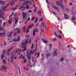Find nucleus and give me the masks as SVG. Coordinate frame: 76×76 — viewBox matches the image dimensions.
Returning <instances> with one entry per match:
<instances>
[{"label":"nucleus","instance_id":"1","mask_svg":"<svg viewBox=\"0 0 76 76\" xmlns=\"http://www.w3.org/2000/svg\"><path fill=\"white\" fill-rule=\"evenodd\" d=\"M34 52H35V50H30L29 49H28L27 51V54L29 55V56H31V54H34Z\"/></svg>","mask_w":76,"mask_h":76},{"label":"nucleus","instance_id":"2","mask_svg":"<svg viewBox=\"0 0 76 76\" xmlns=\"http://www.w3.org/2000/svg\"><path fill=\"white\" fill-rule=\"evenodd\" d=\"M22 16L23 18V20L26 19H27V14L24 12H23Z\"/></svg>","mask_w":76,"mask_h":76},{"label":"nucleus","instance_id":"3","mask_svg":"<svg viewBox=\"0 0 76 76\" xmlns=\"http://www.w3.org/2000/svg\"><path fill=\"white\" fill-rule=\"evenodd\" d=\"M9 4H7V6H5V7L1 8L2 10H3V12H6V11H7V9H6V8L7 7V6H9Z\"/></svg>","mask_w":76,"mask_h":76},{"label":"nucleus","instance_id":"4","mask_svg":"<svg viewBox=\"0 0 76 76\" xmlns=\"http://www.w3.org/2000/svg\"><path fill=\"white\" fill-rule=\"evenodd\" d=\"M0 11L1 12V13L0 14V18H2L3 19H4V18L3 17V16H4V13L2 11V10H0Z\"/></svg>","mask_w":76,"mask_h":76},{"label":"nucleus","instance_id":"5","mask_svg":"<svg viewBox=\"0 0 76 76\" xmlns=\"http://www.w3.org/2000/svg\"><path fill=\"white\" fill-rule=\"evenodd\" d=\"M5 50H3V53L1 55V58H2V60H3V58H4V54H5Z\"/></svg>","mask_w":76,"mask_h":76},{"label":"nucleus","instance_id":"6","mask_svg":"<svg viewBox=\"0 0 76 76\" xmlns=\"http://www.w3.org/2000/svg\"><path fill=\"white\" fill-rule=\"evenodd\" d=\"M38 32V31H37V28H36L35 29H34L33 30V36H35V32Z\"/></svg>","mask_w":76,"mask_h":76},{"label":"nucleus","instance_id":"7","mask_svg":"<svg viewBox=\"0 0 76 76\" xmlns=\"http://www.w3.org/2000/svg\"><path fill=\"white\" fill-rule=\"evenodd\" d=\"M18 38L17 39H12V42L14 41V42H16V41H19V39H20V37H19V36H18Z\"/></svg>","mask_w":76,"mask_h":76},{"label":"nucleus","instance_id":"8","mask_svg":"<svg viewBox=\"0 0 76 76\" xmlns=\"http://www.w3.org/2000/svg\"><path fill=\"white\" fill-rule=\"evenodd\" d=\"M12 32H11L10 33V35H8V39L10 40V39H11V36H12Z\"/></svg>","mask_w":76,"mask_h":76},{"label":"nucleus","instance_id":"9","mask_svg":"<svg viewBox=\"0 0 76 76\" xmlns=\"http://www.w3.org/2000/svg\"><path fill=\"white\" fill-rule=\"evenodd\" d=\"M53 7L54 9H55V10H57L58 12H59V9L58 8V7H57L56 6H53Z\"/></svg>","mask_w":76,"mask_h":76},{"label":"nucleus","instance_id":"10","mask_svg":"<svg viewBox=\"0 0 76 76\" xmlns=\"http://www.w3.org/2000/svg\"><path fill=\"white\" fill-rule=\"evenodd\" d=\"M56 3L57 5H58V6H60L62 4V3H60V1H56Z\"/></svg>","mask_w":76,"mask_h":76},{"label":"nucleus","instance_id":"11","mask_svg":"<svg viewBox=\"0 0 76 76\" xmlns=\"http://www.w3.org/2000/svg\"><path fill=\"white\" fill-rule=\"evenodd\" d=\"M57 50L56 49L55 50L53 51V55L54 56H57Z\"/></svg>","mask_w":76,"mask_h":76},{"label":"nucleus","instance_id":"12","mask_svg":"<svg viewBox=\"0 0 76 76\" xmlns=\"http://www.w3.org/2000/svg\"><path fill=\"white\" fill-rule=\"evenodd\" d=\"M64 15L65 19H69V16H68V15H67L66 14H64Z\"/></svg>","mask_w":76,"mask_h":76},{"label":"nucleus","instance_id":"13","mask_svg":"<svg viewBox=\"0 0 76 76\" xmlns=\"http://www.w3.org/2000/svg\"><path fill=\"white\" fill-rule=\"evenodd\" d=\"M55 34L56 36H57L60 39H61L62 37L60 35H58L57 34V33H56V32H55Z\"/></svg>","mask_w":76,"mask_h":76},{"label":"nucleus","instance_id":"14","mask_svg":"<svg viewBox=\"0 0 76 76\" xmlns=\"http://www.w3.org/2000/svg\"><path fill=\"white\" fill-rule=\"evenodd\" d=\"M33 5L34 6V12H36L37 11V7H35V4H33Z\"/></svg>","mask_w":76,"mask_h":76},{"label":"nucleus","instance_id":"15","mask_svg":"<svg viewBox=\"0 0 76 76\" xmlns=\"http://www.w3.org/2000/svg\"><path fill=\"white\" fill-rule=\"evenodd\" d=\"M14 57V55H12L11 58V61L10 62L12 63H13V58Z\"/></svg>","mask_w":76,"mask_h":76},{"label":"nucleus","instance_id":"16","mask_svg":"<svg viewBox=\"0 0 76 76\" xmlns=\"http://www.w3.org/2000/svg\"><path fill=\"white\" fill-rule=\"evenodd\" d=\"M1 68L4 69V70H6V69H7V68L6 66H5L4 65H2Z\"/></svg>","mask_w":76,"mask_h":76},{"label":"nucleus","instance_id":"17","mask_svg":"<svg viewBox=\"0 0 76 76\" xmlns=\"http://www.w3.org/2000/svg\"><path fill=\"white\" fill-rule=\"evenodd\" d=\"M12 49H13V47H12L10 49H8V50H7V53H9L10 51V50H11Z\"/></svg>","mask_w":76,"mask_h":76},{"label":"nucleus","instance_id":"18","mask_svg":"<svg viewBox=\"0 0 76 76\" xmlns=\"http://www.w3.org/2000/svg\"><path fill=\"white\" fill-rule=\"evenodd\" d=\"M34 26V24H32V25H30V26L28 27V29H29V28H31L32 27H33Z\"/></svg>","mask_w":76,"mask_h":76},{"label":"nucleus","instance_id":"19","mask_svg":"<svg viewBox=\"0 0 76 76\" xmlns=\"http://www.w3.org/2000/svg\"><path fill=\"white\" fill-rule=\"evenodd\" d=\"M42 41L43 42H44V43H45V44L47 43V40H45V39H42Z\"/></svg>","mask_w":76,"mask_h":76},{"label":"nucleus","instance_id":"20","mask_svg":"<svg viewBox=\"0 0 76 76\" xmlns=\"http://www.w3.org/2000/svg\"><path fill=\"white\" fill-rule=\"evenodd\" d=\"M1 26V23H0V31H1V30H2V31H3V30L4 29V28H3V27Z\"/></svg>","mask_w":76,"mask_h":76},{"label":"nucleus","instance_id":"21","mask_svg":"<svg viewBox=\"0 0 76 76\" xmlns=\"http://www.w3.org/2000/svg\"><path fill=\"white\" fill-rule=\"evenodd\" d=\"M19 58H22L24 59L25 58V57L24 56H22V55H21V56L19 57Z\"/></svg>","mask_w":76,"mask_h":76},{"label":"nucleus","instance_id":"22","mask_svg":"<svg viewBox=\"0 0 76 76\" xmlns=\"http://www.w3.org/2000/svg\"><path fill=\"white\" fill-rule=\"evenodd\" d=\"M16 20H15V24H16V23H18V17H16Z\"/></svg>","mask_w":76,"mask_h":76},{"label":"nucleus","instance_id":"23","mask_svg":"<svg viewBox=\"0 0 76 76\" xmlns=\"http://www.w3.org/2000/svg\"><path fill=\"white\" fill-rule=\"evenodd\" d=\"M72 20H74L76 19V17L75 16H72Z\"/></svg>","mask_w":76,"mask_h":76},{"label":"nucleus","instance_id":"24","mask_svg":"<svg viewBox=\"0 0 76 76\" xmlns=\"http://www.w3.org/2000/svg\"><path fill=\"white\" fill-rule=\"evenodd\" d=\"M61 6V8L63 9H64L65 7L64 5H63V4L62 3L60 5Z\"/></svg>","mask_w":76,"mask_h":76},{"label":"nucleus","instance_id":"25","mask_svg":"<svg viewBox=\"0 0 76 76\" xmlns=\"http://www.w3.org/2000/svg\"><path fill=\"white\" fill-rule=\"evenodd\" d=\"M30 55H27V57H28L29 60H31V57H30Z\"/></svg>","mask_w":76,"mask_h":76},{"label":"nucleus","instance_id":"26","mask_svg":"<svg viewBox=\"0 0 76 76\" xmlns=\"http://www.w3.org/2000/svg\"><path fill=\"white\" fill-rule=\"evenodd\" d=\"M14 3H15V2L11 1L10 3V5L11 6H13V5L14 4Z\"/></svg>","mask_w":76,"mask_h":76},{"label":"nucleus","instance_id":"27","mask_svg":"<svg viewBox=\"0 0 76 76\" xmlns=\"http://www.w3.org/2000/svg\"><path fill=\"white\" fill-rule=\"evenodd\" d=\"M61 31L59 30V31L57 32V34H59V33H60V34H61Z\"/></svg>","mask_w":76,"mask_h":76},{"label":"nucleus","instance_id":"28","mask_svg":"<svg viewBox=\"0 0 76 76\" xmlns=\"http://www.w3.org/2000/svg\"><path fill=\"white\" fill-rule=\"evenodd\" d=\"M0 3H1V4H3V5H4L5 4L4 2L2 1H0Z\"/></svg>","mask_w":76,"mask_h":76},{"label":"nucleus","instance_id":"29","mask_svg":"<svg viewBox=\"0 0 76 76\" xmlns=\"http://www.w3.org/2000/svg\"><path fill=\"white\" fill-rule=\"evenodd\" d=\"M21 32V31L20 30V29H18L17 31L18 34H19Z\"/></svg>","mask_w":76,"mask_h":76},{"label":"nucleus","instance_id":"30","mask_svg":"<svg viewBox=\"0 0 76 76\" xmlns=\"http://www.w3.org/2000/svg\"><path fill=\"white\" fill-rule=\"evenodd\" d=\"M5 35V33H1L0 34V36L1 37H3V35Z\"/></svg>","mask_w":76,"mask_h":76},{"label":"nucleus","instance_id":"31","mask_svg":"<svg viewBox=\"0 0 76 76\" xmlns=\"http://www.w3.org/2000/svg\"><path fill=\"white\" fill-rule=\"evenodd\" d=\"M41 24H42V25L43 27H45V28H46V25H45V24H44V23H42Z\"/></svg>","mask_w":76,"mask_h":76},{"label":"nucleus","instance_id":"32","mask_svg":"<svg viewBox=\"0 0 76 76\" xmlns=\"http://www.w3.org/2000/svg\"><path fill=\"white\" fill-rule=\"evenodd\" d=\"M29 41V39H28L26 40L25 41V43L26 44H28V41Z\"/></svg>","mask_w":76,"mask_h":76},{"label":"nucleus","instance_id":"33","mask_svg":"<svg viewBox=\"0 0 76 76\" xmlns=\"http://www.w3.org/2000/svg\"><path fill=\"white\" fill-rule=\"evenodd\" d=\"M37 12L38 14H39V15H41V10L38 11Z\"/></svg>","mask_w":76,"mask_h":76},{"label":"nucleus","instance_id":"34","mask_svg":"<svg viewBox=\"0 0 76 76\" xmlns=\"http://www.w3.org/2000/svg\"><path fill=\"white\" fill-rule=\"evenodd\" d=\"M12 22V19H10V20L8 21L9 23H11Z\"/></svg>","mask_w":76,"mask_h":76},{"label":"nucleus","instance_id":"35","mask_svg":"<svg viewBox=\"0 0 76 76\" xmlns=\"http://www.w3.org/2000/svg\"><path fill=\"white\" fill-rule=\"evenodd\" d=\"M18 9V6H16V7L12 8V9L14 10H16Z\"/></svg>","mask_w":76,"mask_h":76},{"label":"nucleus","instance_id":"36","mask_svg":"<svg viewBox=\"0 0 76 76\" xmlns=\"http://www.w3.org/2000/svg\"><path fill=\"white\" fill-rule=\"evenodd\" d=\"M25 28H26V26H25L23 28V29L24 32L25 31Z\"/></svg>","mask_w":76,"mask_h":76},{"label":"nucleus","instance_id":"37","mask_svg":"<svg viewBox=\"0 0 76 76\" xmlns=\"http://www.w3.org/2000/svg\"><path fill=\"white\" fill-rule=\"evenodd\" d=\"M26 4H27V3L26 1L23 3V5H26Z\"/></svg>","mask_w":76,"mask_h":76},{"label":"nucleus","instance_id":"38","mask_svg":"<svg viewBox=\"0 0 76 76\" xmlns=\"http://www.w3.org/2000/svg\"><path fill=\"white\" fill-rule=\"evenodd\" d=\"M26 9H29V8H30V7L29 6V5H27V6L26 7Z\"/></svg>","mask_w":76,"mask_h":76},{"label":"nucleus","instance_id":"39","mask_svg":"<svg viewBox=\"0 0 76 76\" xmlns=\"http://www.w3.org/2000/svg\"><path fill=\"white\" fill-rule=\"evenodd\" d=\"M45 0L46 3H47L48 4H50V2L48 1V0Z\"/></svg>","mask_w":76,"mask_h":76},{"label":"nucleus","instance_id":"40","mask_svg":"<svg viewBox=\"0 0 76 76\" xmlns=\"http://www.w3.org/2000/svg\"><path fill=\"white\" fill-rule=\"evenodd\" d=\"M51 56V54H49V53H48L46 55V56H47V57H49V56Z\"/></svg>","mask_w":76,"mask_h":76},{"label":"nucleus","instance_id":"41","mask_svg":"<svg viewBox=\"0 0 76 76\" xmlns=\"http://www.w3.org/2000/svg\"><path fill=\"white\" fill-rule=\"evenodd\" d=\"M31 48V49H33L34 48V43H32Z\"/></svg>","mask_w":76,"mask_h":76},{"label":"nucleus","instance_id":"42","mask_svg":"<svg viewBox=\"0 0 76 76\" xmlns=\"http://www.w3.org/2000/svg\"><path fill=\"white\" fill-rule=\"evenodd\" d=\"M35 18L34 17H33L31 19V20H34V19H35Z\"/></svg>","mask_w":76,"mask_h":76},{"label":"nucleus","instance_id":"43","mask_svg":"<svg viewBox=\"0 0 76 76\" xmlns=\"http://www.w3.org/2000/svg\"><path fill=\"white\" fill-rule=\"evenodd\" d=\"M31 38H30V40H29V43H30V45H31Z\"/></svg>","mask_w":76,"mask_h":76},{"label":"nucleus","instance_id":"44","mask_svg":"<svg viewBox=\"0 0 76 76\" xmlns=\"http://www.w3.org/2000/svg\"><path fill=\"white\" fill-rule=\"evenodd\" d=\"M22 44L23 45H26V43H22Z\"/></svg>","mask_w":76,"mask_h":76},{"label":"nucleus","instance_id":"45","mask_svg":"<svg viewBox=\"0 0 76 76\" xmlns=\"http://www.w3.org/2000/svg\"><path fill=\"white\" fill-rule=\"evenodd\" d=\"M24 68L25 70H28V69L26 68H25V66H24Z\"/></svg>","mask_w":76,"mask_h":76},{"label":"nucleus","instance_id":"46","mask_svg":"<svg viewBox=\"0 0 76 76\" xmlns=\"http://www.w3.org/2000/svg\"><path fill=\"white\" fill-rule=\"evenodd\" d=\"M38 22V18H37L34 21V22H35V23H36V22Z\"/></svg>","mask_w":76,"mask_h":76},{"label":"nucleus","instance_id":"47","mask_svg":"<svg viewBox=\"0 0 76 76\" xmlns=\"http://www.w3.org/2000/svg\"><path fill=\"white\" fill-rule=\"evenodd\" d=\"M44 31V29H42V28H41V32L42 33Z\"/></svg>","mask_w":76,"mask_h":76},{"label":"nucleus","instance_id":"48","mask_svg":"<svg viewBox=\"0 0 76 76\" xmlns=\"http://www.w3.org/2000/svg\"><path fill=\"white\" fill-rule=\"evenodd\" d=\"M29 32V29H27L26 31V33H28Z\"/></svg>","mask_w":76,"mask_h":76},{"label":"nucleus","instance_id":"49","mask_svg":"<svg viewBox=\"0 0 76 76\" xmlns=\"http://www.w3.org/2000/svg\"><path fill=\"white\" fill-rule=\"evenodd\" d=\"M37 44H36V49H35V50H33L34 51H36V50H37Z\"/></svg>","mask_w":76,"mask_h":76},{"label":"nucleus","instance_id":"50","mask_svg":"<svg viewBox=\"0 0 76 76\" xmlns=\"http://www.w3.org/2000/svg\"><path fill=\"white\" fill-rule=\"evenodd\" d=\"M42 19H43V18H42L41 19H40L39 20V22H41V21L42 20Z\"/></svg>","mask_w":76,"mask_h":76},{"label":"nucleus","instance_id":"51","mask_svg":"<svg viewBox=\"0 0 76 76\" xmlns=\"http://www.w3.org/2000/svg\"><path fill=\"white\" fill-rule=\"evenodd\" d=\"M6 24V22H4V23H3V25L4 26H4H5V25Z\"/></svg>","mask_w":76,"mask_h":76},{"label":"nucleus","instance_id":"52","mask_svg":"<svg viewBox=\"0 0 76 76\" xmlns=\"http://www.w3.org/2000/svg\"><path fill=\"white\" fill-rule=\"evenodd\" d=\"M26 47V46H21V48H25Z\"/></svg>","mask_w":76,"mask_h":76},{"label":"nucleus","instance_id":"53","mask_svg":"<svg viewBox=\"0 0 76 76\" xmlns=\"http://www.w3.org/2000/svg\"><path fill=\"white\" fill-rule=\"evenodd\" d=\"M27 48H25V49H24L23 50H22V52H23V51H25L26 50Z\"/></svg>","mask_w":76,"mask_h":76},{"label":"nucleus","instance_id":"54","mask_svg":"<svg viewBox=\"0 0 76 76\" xmlns=\"http://www.w3.org/2000/svg\"><path fill=\"white\" fill-rule=\"evenodd\" d=\"M18 51H19V50H18L16 49L15 53H17Z\"/></svg>","mask_w":76,"mask_h":76},{"label":"nucleus","instance_id":"55","mask_svg":"<svg viewBox=\"0 0 76 76\" xmlns=\"http://www.w3.org/2000/svg\"><path fill=\"white\" fill-rule=\"evenodd\" d=\"M72 5H73V4L71 2H70L69 3V5L72 6Z\"/></svg>","mask_w":76,"mask_h":76},{"label":"nucleus","instance_id":"56","mask_svg":"<svg viewBox=\"0 0 76 76\" xmlns=\"http://www.w3.org/2000/svg\"><path fill=\"white\" fill-rule=\"evenodd\" d=\"M37 57H39V52L37 53Z\"/></svg>","mask_w":76,"mask_h":76},{"label":"nucleus","instance_id":"57","mask_svg":"<svg viewBox=\"0 0 76 76\" xmlns=\"http://www.w3.org/2000/svg\"><path fill=\"white\" fill-rule=\"evenodd\" d=\"M16 34H17V33H16V32H15L14 35V37H15L16 36Z\"/></svg>","mask_w":76,"mask_h":76},{"label":"nucleus","instance_id":"58","mask_svg":"<svg viewBox=\"0 0 76 76\" xmlns=\"http://www.w3.org/2000/svg\"><path fill=\"white\" fill-rule=\"evenodd\" d=\"M13 15V12L12 13V15H10V16L9 17V18H10V17L12 16V15Z\"/></svg>","mask_w":76,"mask_h":76},{"label":"nucleus","instance_id":"59","mask_svg":"<svg viewBox=\"0 0 76 76\" xmlns=\"http://www.w3.org/2000/svg\"><path fill=\"white\" fill-rule=\"evenodd\" d=\"M3 62L4 63H6V61L4 60H3Z\"/></svg>","mask_w":76,"mask_h":76},{"label":"nucleus","instance_id":"60","mask_svg":"<svg viewBox=\"0 0 76 76\" xmlns=\"http://www.w3.org/2000/svg\"><path fill=\"white\" fill-rule=\"evenodd\" d=\"M23 8H25V7H21L20 8V9H22Z\"/></svg>","mask_w":76,"mask_h":76},{"label":"nucleus","instance_id":"61","mask_svg":"<svg viewBox=\"0 0 76 76\" xmlns=\"http://www.w3.org/2000/svg\"><path fill=\"white\" fill-rule=\"evenodd\" d=\"M29 37V35H27L26 36V38H27V37Z\"/></svg>","mask_w":76,"mask_h":76},{"label":"nucleus","instance_id":"62","mask_svg":"<svg viewBox=\"0 0 76 76\" xmlns=\"http://www.w3.org/2000/svg\"><path fill=\"white\" fill-rule=\"evenodd\" d=\"M26 3H29L30 2L29 1H26Z\"/></svg>","mask_w":76,"mask_h":76},{"label":"nucleus","instance_id":"63","mask_svg":"<svg viewBox=\"0 0 76 76\" xmlns=\"http://www.w3.org/2000/svg\"><path fill=\"white\" fill-rule=\"evenodd\" d=\"M53 14H54L55 15H57V14L55 12H53Z\"/></svg>","mask_w":76,"mask_h":76},{"label":"nucleus","instance_id":"64","mask_svg":"<svg viewBox=\"0 0 76 76\" xmlns=\"http://www.w3.org/2000/svg\"><path fill=\"white\" fill-rule=\"evenodd\" d=\"M26 59H25V60H24V61H23L24 63H26Z\"/></svg>","mask_w":76,"mask_h":76}]
</instances>
